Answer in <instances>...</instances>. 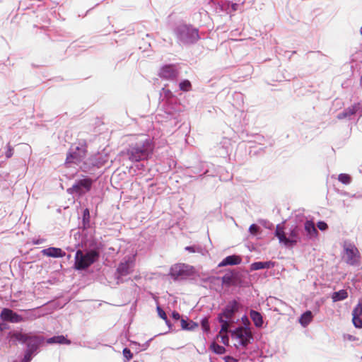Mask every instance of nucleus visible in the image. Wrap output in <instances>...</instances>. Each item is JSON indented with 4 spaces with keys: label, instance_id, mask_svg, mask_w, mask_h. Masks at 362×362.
<instances>
[{
    "label": "nucleus",
    "instance_id": "47",
    "mask_svg": "<svg viewBox=\"0 0 362 362\" xmlns=\"http://www.w3.org/2000/svg\"><path fill=\"white\" fill-rule=\"evenodd\" d=\"M173 317L176 319H179L180 315H179V313H173Z\"/></svg>",
    "mask_w": 362,
    "mask_h": 362
},
{
    "label": "nucleus",
    "instance_id": "30",
    "mask_svg": "<svg viewBox=\"0 0 362 362\" xmlns=\"http://www.w3.org/2000/svg\"><path fill=\"white\" fill-rule=\"evenodd\" d=\"M342 337L344 341L352 342V346H358L362 342V340L359 337H357L351 334H343Z\"/></svg>",
    "mask_w": 362,
    "mask_h": 362
},
{
    "label": "nucleus",
    "instance_id": "5",
    "mask_svg": "<svg viewBox=\"0 0 362 362\" xmlns=\"http://www.w3.org/2000/svg\"><path fill=\"white\" fill-rule=\"evenodd\" d=\"M215 278L207 276L202 278L194 266L182 263V281H188L191 284H199V283H212Z\"/></svg>",
    "mask_w": 362,
    "mask_h": 362
},
{
    "label": "nucleus",
    "instance_id": "46",
    "mask_svg": "<svg viewBox=\"0 0 362 362\" xmlns=\"http://www.w3.org/2000/svg\"><path fill=\"white\" fill-rule=\"evenodd\" d=\"M6 327V325L4 324V323H1L0 322V331H3L4 329H5Z\"/></svg>",
    "mask_w": 362,
    "mask_h": 362
},
{
    "label": "nucleus",
    "instance_id": "36",
    "mask_svg": "<svg viewBox=\"0 0 362 362\" xmlns=\"http://www.w3.org/2000/svg\"><path fill=\"white\" fill-rule=\"evenodd\" d=\"M259 223L264 228L269 230L274 228V224L267 219H259Z\"/></svg>",
    "mask_w": 362,
    "mask_h": 362
},
{
    "label": "nucleus",
    "instance_id": "29",
    "mask_svg": "<svg viewBox=\"0 0 362 362\" xmlns=\"http://www.w3.org/2000/svg\"><path fill=\"white\" fill-rule=\"evenodd\" d=\"M28 334H23L20 332H10L8 333V336L11 339H15L16 340L21 341L22 343H26L28 339Z\"/></svg>",
    "mask_w": 362,
    "mask_h": 362
},
{
    "label": "nucleus",
    "instance_id": "39",
    "mask_svg": "<svg viewBox=\"0 0 362 362\" xmlns=\"http://www.w3.org/2000/svg\"><path fill=\"white\" fill-rule=\"evenodd\" d=\"M123 355L127 359V360H130L133 357V354L131 352L130 349H127V348H124L123 349Z\"/></svg>",
    "mask_w": 362,
    "mask_h": 362
},
{
    "label": "nucleus",
    "instance_id": "50",
    "mask_svg": "<svg viewBox=\"0 0 362 362\" xmlns=\"http://www.w3.org/2000/svg\"><path fill=\"white\" fill-rule=\"evenodd\" d=\"M180 274H181V269H179V270L177 271V275L179 276V275H180Z\"/></svg>",
    "mask_w": 362,
    "mask_h": 362
},
{
    "label": "nucleus",
    "instance_id": "37",
    "mask_svg": "<svg viewBox=\"0 0 362 362\" xmlns=\"http://www.w3.org/2000/svg\"><path fill=\"white\" fill-rule=\"evenodd\" d=\"M218 279H221L223 284H229L232 280V276L230 274H225L221 277H218Z\"/></svg>",
    "mask_w": 362,
    "mask_h": 362
},
{
    "label": "nucleus",
    "instance_id": "2",
    "mask_svg": "<svg viewBox=\"0 0 362 362\" xmlns=\"http://www.w3.org/2000/svg\"><path fill=\"white\" fill-rule=\"evenodd\" d=\"M209 168V164L201 161L194 151L187 156L185 163L182 164V181L185 177L197 178L204 175H211Z\"/></svg>",
    "mask_w": 362,
    "mask_h": 362
},
{
    "label": "nucleus",
    "instance_id": "27",
    "mask_svg": "<svg viewBox=\"0 0 362 362\" xmlns=\"http://www.w3.org/2000/svg\"><path fill=\"white\" fill-rule=\"evenodd\" d=\"M175 69L173 66H164L160 71L159 75L160 77L169 78L175 76Z\"/></svg>",
    "mask_w": 362,
    "mask_h": 362
},
{
    "label": "nucleus",
    "instance_id": "33",
    "mask_svg": "<svg viewBox=\"0 0 362 362\" xmlns=\"http://www.w3.org/2000/svg\"><path fill=\"white\" fill-rule=\"evenodd\" d=\"M184 250L189 253H202V247L195 244L186 246Z\"/></svg>",
    "mask_w": 362,
    "mask_h": 362
},
{
    "label": "nucleus",
    "instance_id": "12",
    "mask_svg": "<svg viewBox=\"0 0 362 362\" xmlns=\"http://www.w3.org/2000/svg\"><path fill=\"white\" fill-rule=\"evenodd\" d=\"M352 323L355 328H362V295L352 310Z\"/></svg>",
    "mask_w": 362,
    "mask_h": 362
},
{
    "label": "nucleus",
    "instance_id": "23",
    "mask_svg": "<svg viewBox=\"0 0 362 362\" xmlns=\"http://www.w3.org/2000/svg\"><path fill=\"white\" fill-rule=\"evenodd\" d=\"M239 344L241 346H245L247 344H251L254 341V337L250 332H245L240 334L238 337Z\"/></svg>",
    "mask_w": 362,
    "mask_h": 362
},
{
    "label": "nucleus",
    "instance_id": "48",
    "mask_svg": "<svg viewBox=\"0 0 362 362\" xmlns=\"http://www.w3.org/2000/svg\"><path fill=\"white\" fill-rule=\"evenodd\" d=\"M358 172L362 174V165H359L358 167Z\"/></svg>",
    "mask_w": 362,
    "mask_h": 362
},
{
    "label": "nucleus",
    "instance_id": "22",
    "mask_svg": "<svg viewBox=\"0 0 362 362\" xmlns=\"http://www.w3.org/2000/svg\"><path fill=\"white\" fill-rule=\"evenodd\" d=\"M348 296L349 293L345 289H340L337 291H334L330 296L333 303L342 301L346 299Z\"/></svg>",
    "mask_w": 362,
    "mask_h": 362
},
{
    "label": "nucleus",
    "instance_id": "40",
    "mask_svg": "<svg viewBox=\"0 0 362 362\" xmlns=\"http://www.w3.org/2000/svg\"><path fill=\"white\" fill-rule=\"evenodd\" d=\"M157 312L159 317L165 320H167V315L165 311L159 306L157 307Z\"/></svg>",
    "mask_w": 362,
    "mask_h": 362
},
{
    "label": "nucleus",
    "instance_id": "14",
    "mask_svg": "<svg viewBox=\"0 0 362 362\" xmlns=\"http://www.w3.org/2000/svg\"><path fill=\"white\" fill-rule=\"evenodd\" d=\"M0 317L4 321L11 323H18L25 321V319L21 315L17 314L9 308H3L0 314Z\"/></svg>",
    "mask_w": 362,
    "mask_h": 362
},
{
    "label": "nucleus",
    "instance_id": "4",
    "mask_svg": "<svg viewBox=\"0 0 362 362\" xmlns=\"http://www.w3.org/2000/svg\"><path fill=\"white\" fill-rule=\"evenodd\" d=\"M99 258V252L95 250L83 253L78 250L75 255L74 268L77 270H83L88 268L95 263Z\"/></svg>",
    "mask_w": 362,
    "mask_h": 362
},
{
    "label": "nucleus",
    "instance_id": "6",
    "mask_svg": "<svg viewBox=\"0 0 362 362\" xmlns=\"http://www.w3.org/2000/svg\"><path fill=\"white\" fill-rule=\"evenodd\" d=\"M201 39L198 28L189 23H182V45L192 46Z\"/></svg>",
    "mask_w": 362,
    "mask_h": 362
},
{
    "label": "nucleus",
    "instance_id": "1",
    "mask_svg": "<svg viewBox=\"0 0 362 362\" xmlns=\"http://www.w3.org/2000/svg\"><path fill=\"white\" fill-rule=\"evenodd\" d=\"M317 230L312 220L306 219L303 225L296 223L291 226L285 233V236L280 245L286 249H293L298 245H305L314 239Z\"/></svg>",
    "mask_w": 362,
    "mask_h": 362
},
{
    "label": "nucleus",
    "instance_id": "28",
    "mask_svg": "<svg viewBox=\"0 0 362 362\" xmlns=\"http://www.w3.org/2000/svg\"><path fill=\"white\" fill-rule=\"evenodd\" d=\"M284 222L281 223H278L276 226L275 230L274 232V235L279 240V243L281 244V243L283 241L284 238L285 236V228L283 225Z\"/></svg>",
    "mask_w": 362,
    "mask_h": 362
},
{
    "label": "nucleus",
    "instance_id": "53",
    "mask_svg": "<svg viewBox=\"0 0 362 362\" xmlns=\"http://www.w3.org/2000/svg\"><path fill=\"white\" fill-rule=\"evenodd\" d=\"M255 136H257V137H258V138H259V137H260V136H259V135H258V134H256V135H255Z\"/></svg>",
    "mask_w": 362,
    "mask_h": 362
},
{
    "label": "nucleus",
    "instance_id": "42",
    "mask_svg": "<svg viewBox=\"0 0 362 362\" xmlns=\"http://www.w3.org/2000/svg\"><path fill=\"white\" fill-rule=\"evenodd\" d=\"M34 351L27 349L25 354L24 360L26 361L27 362L30 361L31 360L32 355Z\"/></svg>",
    "mask_w": 362,
    "mask_h": 362
},
{
    "label": "nucleus",
    "instance_id": "17",
    "mask_svg": "<svg viewBox=\"0 0 362 362\" xmlns=\"http://www.w3.org/2000/svg\"><path fill=\"white\" fill-rule=\"evenodd\" d=\"M250 317L257 328L262 329L265 327L266 325L262 313L251 309L250 310Z\"/></svg>",
    "mask_w": 362,
    "mask_h": 362
},
{
    "label": "nucleus",
    "instance_id": "20",
    "mask_svg": "<svg viewBox=\"0 0 362 362\" xmlns=\"http://www.w3.org/2000/svg\"><path fill=\"white\" fill-rule=\"evenodd\" d=\"M314 316L315 314L312 311H310V310H306L300 315L298 320L300 325L303 327L305 328L313 321Z\"/></svg>",
    "mask_w": 362,
    "mask_h": 362
},
{
    "label": "nucleus",
    "instance_id": "38",
    "mask_svg": "<svg viewBox=\"0 0 362 362\" xmlns=\"http://www.w3.org/2000/svg\"><path fill=\"white\" fill-rule=\"evenodd\" d=\"M317 228L321 231H325L328 229L327 223L324 221H318L317 223Z\"/></svg>",
    "mask_w": 362,
    "mask_h": 362
},
{
    "label": "nucleus",
    "instance_id": "34",
    "mask_svg": "<svg viewBox=\"0 0 362 362\" xmlns=\"http://www.w3.org/2000/svg\"><path fill=\"white\" fill-rule=\"evenodd\" d=\"M248 231L252 235H257L260 233L262 230L257 224L252 223L250 226Z\"/></svg>",
    "mask_w": 362,
    "mask_h": 362
},
{
    "label": "nucleus",
    "instance_id": "32",
    "mask_svg": "<svg viewBox=\"0 0 362 362\" xmlns=\"http://www.w3.org/2000/svg\"><path fill=\"white\" fill-rule=\"evenodd\" d=\"M338 180L341 183L344 185H349L351 182L352 177L349 174L347 173H340L338 175Z\"/></svg>",
    "mask_w": 362,
    "mask_h": 362
},
{
    "label": "nucleus",
    "instance_id": "51",
    "mask_svg": "<svg viewBox=\"0 0 362 362\" xmlns=\"http://www.w3.org/2000/svg\"><path fill=\"white\" fill-rule=\"evenodd\" d=\"M360 34L362 35V26L360 28Z\"/></svg>",
    "mask_w": 362,
    "mask_h": 362
},
{
    "label": "nucleus",
    "instance_id": "31",
    "mask_svg": "<svg viewBox=\"0 0 362 362\" xmlns=\"http://www.w3.org/2000/svg\"><path fill=\"white\" fill-rule=\"evenodd\" d=\"M210 349L212 352H214V354H218V355H223L226 351V349L224 346H223L222 345L218 344H215V343L212 344L210 346Z\"/></svg>",
    "mask_w": 362,
    "mask_h": 362
},
{
    "label": "nucleus",
    "instance_id": "11",
    "mask_svg": "<svg viewBox=\"0 0 362 362\" xmlns=\"http://www.w3.org/2000/svg\"><path fill=\"white\" fill-rule=\"evenodd\" d=\"M135 265V257H125L117 268V272L120 276H124L132 272Z\"/></svg>",
    "mask_w": 362,
    "mask_h": 362
},
{
    "label": "nucleus",
    "instance_id": "24",
    "mask_svg": "<svg viewBox=\"0 0 362 362\" xmlns=\"http://www.w3.org/2000/svg\"><path fill=\"white\" fill-rule=\"evenodd\" d=\"M198 323L189 320L187 317L182 315V330L192 331L198 327Z\"/></svg>",
    "mask_w": 362,
    "mask_h": 362
},
{
    "label": "nucleus",
    "instance_id": "25",
    "mask_svg": "<svg viewBox=\"0 0 362 362\" xmlns=\"http://www.w3.org/2000/svg\"><path fill=\"white\" fill-rule=\"evenodd\" d=\"M47 344H71V341L67 339L63 335L54 336L53 337L47 339Z\"/></svg>",
    "mask_w": 362,
    "mask_h": 362
},
{
    "label": "nucleus",
    "instance_id": "9",
    "mask_svg": "<svg viewBox=\"0 0 362 362\" xmlns=\"http://www.w3.org/2000/svg\"><path fill=\"white\" fill-rule=\"evenodd\" d=\"M93 180L88 177H84L75 182L71 187L67 189L69 194H76L81 196L89 192L91 189Z\"/></svg>",
    "mask_w": 362,
    "mask_h": 362
},
{
    "label": "nucleus",
    "instance_id": "21",
    "mask_svg": "<svg viewBox=\"0 0 362 362\" xmlns=\"http://www.w3.org/2000/svg\"><path fill=\"white\" fill-rule=\"evenodd\" d=\"M43 255L51 257H63L66 253L61 248L49 247L42 250Z\"/></svg>",
    "mask_w": 362,
    "mask_h": 362
},
{
    "label": "nucleus",
    "instance_id": "15",
    "mask_svg": "<svg viewBox=\"0 0 362 362\" xmlns=\"http://www.w3.org/2000/svg\"><path fill=\"white\" fill-rule=\"evenodd\" d=\"M230 141L227 138H223L216 146H214L216 156L221 158H226L229 155L230 148Z\"/></svg>",
    "mask_w": 362,
    "mask_h": 362
},
{
    "label": "nucleus",
    "instance_id": "44",
    "mask_svg": "<svg viewBox=\"0 0 362 362\" xmlns=\"http://www.w3.org/2000/svg\"><path fill=\"white\" fill-rule=\"evenodd\" d=\"M13 154V148L8 144V149H7V151L6 152V157L7 158H11Z\"/></svg>",
    "mask_w": 362,
    "mask_h": 362
},
{
    "label": "nucleus",
    "instance_id": "10",
    "mask_svg": "<svg viewBox=\"0 0 362 362\" xmlns=\"http://www.w3.org/2000/svg\"><path fill=\"white\" fill-rule=\"evenodd\" d=\"M191 89V82L188 79H182V97L185 99V101H182V112L192 107L196 103L194 97L193 95L191 97L190 93H187Z\"/></svg>",
    "mask_w": 362,
    "mask_h": 362
},
{
    "label": "nucleus",
    "instance_id": "35",
    "mask_svg": "<svg viewBox=\"0 0 362 362\" xmlns=\"http://www.w3.org/2000/svg\"><path fill=\"white\" fill-rule=\"evenodd\" d=\"M354 107V110L355 115H359L360 117L362 116V100L358 103H354L352 105Z\"/></svg>",
    "mask_w": 362,
    "mask_h": 362
},
{
    "label": "nucleus",
    "instance_id": "7",
    "mask_svg": "<svg viewBox=\"0 0 362 362\" xmlns=\"http://www.w3.org/2000/svg\"><path fill=\"white\" fill-rule=\"evenodd\" d=\"M343 247L346 263L351 266H359L361 263V255L356 245L354 243H344Z\"/></svg>",
    "mask_w": 362,
    "mask_h": 362
},
{
    "label": "nucleus",
    "instance_id": "43",
    "mask_svg": "<svg viewBox=\"0 0 362 362\" xmlns=\"http://www.w3.org/2000/svg\"><path fill=\"white\" fill-rule=\"evenodd\" d=\"M241 321L243 322V324L245 325V327L246 329H249V326H248V324H249V320H248V317L246 314H244L242 317H241Z\"/></svg>",
    "mask_w": 362,
    "mask_h": 362
},
{
    "label": "nucleus",
    "instance_id": "16",
    "mask_svg": "<svg viewBox=\"0 0 362 362\" xmlns=\"http://www.w3.org/2000/svg\"><path fill=\"white\" fill-rule=\"evenodd\" d=\"M242 263L241 256L233 254L224 257L218 264V267L239 265Z\"/></svg>",
    "mask_w": 362,
    "mask_h": 362
},
{
    "label": "nucleus",
    "instance_id": "41",
    "mask_svg": "<svg viewBox=\"0 0 362 362\" xmlns=\"http://www.w3.org/2000/svg\"><path fill=\"white\" fill-rule=\"evenodd\" d=\"M194 141V138L190 137L189 134L185 135V142L187 146H192V143Z\"/></svg>",
    "mask_w": 362,
    "mask_h": 362
},
{
    "label": "nucleus",
    "instance_id": "49",
    "mask_svg": "<svg viewBox=\"0 0 362 362\" xmlns=\"http://www.w3.org/2000/svg\"><path fill=\"white\" fill-rule=\"evenodd\" d=\"M189 199H190L192 202H193V201H194V195L190 196Z\"/></svg>",
    "mask_w": 362,
    "mask_h": 362
},
{
    "label": "nucleus",
    "instance_id": "52",
    "mask_svg": "<svg viewBox=\"0 0 362 362\" xmlns=\"http://www.w3.org/2000/svg\"><path fill=\"white\" fill-rule=\"evenodd\" d=\"M319 307H320V305H319V304H317V310H316V312H317V311H318V310H319Z\"/></svg>",
    "mask_w": 362,
    "mask_h": 362
},
{
    "label": "nucleus",
    "instance_id": "45",
    "mask_svg": "<svg viewBox=\"0 0 362 362\" xmlns=\"http://www.w3.org/2000/svg\"><path fill=\"white\" fill-rule=\"evenodd\" d=\"M89 210L88 209H86L83 211V218H86V216L89 217Z\"/></svg>",
    "mask_w": 362,
    "mask_h": 362
},
{
    "label": "nucleus",
    "instance_id": "18",
    "mask_svg": "<svg viewBox=\"0 0 362 362\" xmlns=\"http://www.w3.org/2000/svg\"><path fill=\"white\" fill-rule=\"evenodd\" d=\"M44 341V337L37 335H32L29 334L28 339L26 342L27 349L36 351L39 346Z\"/></svg>",
    "mask_w": 362,
    "mask_h": 362
},
{
    "label": "nucleus",
    "instance_id": "19",
    "mask_svg": "<svg viewBox=\"0 0 362 362\" xmlns=\"http://www.w3.org/2000/svg\"><path fill=\"white\" fill-rule=\"evenodd\" d=\"M276 262L272 260L254 262L250 265V270L257 271L264 269H272L275 267Z\"/></svg>",
    "mask_w": 362,
    "mask_h": 362
},
{
    "label": "nucleus",
    "instance_id": "3",
    "mask_svg": "<svg viewBox=\"0 0 362 362\" xmlns=\"http://www.w3.org/2000/svg\"><path fill=\"white\" fill-rule=\"evenodd\" d=\"M153 152V146L150 140L146 139L129 145L127 151H122L121 156H127L132 162H138L146 159Z\"/></svg>",
    "mask_w": 362,
    "mask_h": 362
},
{
    "label": "nucleus",
    "instance_id": "13",
    "mask_svg": "<svg viewBox=\"0 0 362 362\" xmlns=\"http://www.w3.org/2000/svg\"><path fill=\"white\" fill-rule=\"evenodd\" d=\"M239 4L230 1L220 0L215 3V8L218 10L219 12H224L226 13H230L235 12L238 9Z\"/></svg>",
    "mask_w": 362,
    "mask_h": 362
},
{
    "label": "nucleus",
    "instance_id": "8",
    "mask_svg": "<svg viewBox=\"0 0 362 362\" xmlns=\"http://www.w3.org/2000/svg\"><path fill=\"white\" fill-rule=\"evenodd\" d=\"M87 146L86 144L81 146H77L75 148L70 150L66 156L65 164L66 165H78L86 156Z\"/></svg>",
    "mask_w": 362,
    "mask_h": 362
},
{
    "label": "nucleus",
    "instance_id": "26",
    "mask_svg": "<svg viewBox=\"0 0 362 362\" xmlns=\"http://www.w3.org/2000/svg\"><path fill=\"white\" fill-rule=\"evenodd\" d=\"M352 115H355L354 107L352 105L344 108V110L341 112H339L337 115V118L339 120L344 119H351V117Z\"/></svg>",
    "mask_w": 362,
    "mask_h": 362
}]
</instances>
